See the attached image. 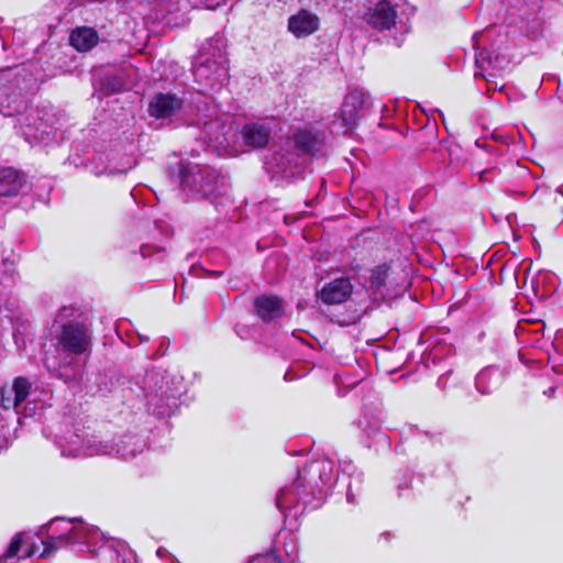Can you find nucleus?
<instances>
[{
	"mask_svg": "<svg viewBox=\"0 0 563 563\" xmlns=\"http://www.w3.org/2000/svg\"><path fill=\"white\" fill-rule=\"evenodd\" d=\"M58 445L63 456L86 457L101 454H110L112 446L108 442H97L95 439L84 440L82 437L73 432L69 437L59 440Z\"/></svg>",
	"mask_w": 563,
	"mask_h": 563,
	"instance_id": "13",
	"label": "nucleus"
},
{
	"mask_svg": "<svg viewBox=\"0 0 563 563\" xmlns=\"http://www.w3.org/2000/svg\"><path fill=\"white\" fill-rule=\"evenodd\" d=\"M30 190L27 177L13 167H2V199L18 197Z\"/></svg>",
	"mask_w": 563,
	"mask_h": 563,
	"instance_id": "16",
	"label": "nucleus"
},
{
	"mask_svg": "<svg viewBox=\"0 0 563 563\" xmlns=\"http://www.w3.org/2000/svg\"><path fill=\"white\" fill-rule=\"evenodd\" d=\"M341 467L343 472H346L349 468H353V465L351 463H349L346 466H344V464H341Z\"/></svg>",
	"mask_w": 563,
	"mask_h": 563,
	"instance_id": "39",
	"label": "nucleus"
},
{
	"mask_svg": "<svg viewBox=\"0 0 563 563\" xmlns=\"http://www.w3.org/2000/svg\"><path fill=\"white\" fill-rule=\"evenodd\" d=\"M4 276L8 280V286H13L18 279L14 269V261L2 260V286H4Z\"/></svg>",
	"mask_w": 563,
	"mask_h": 563,
	"instance_id": "29",
	"label": "nucleus"
},
{
	"mask_svg": "<svg viewBox=\"0 0 563 563\" xmlns=\"http://www.w3.org/2000/svg\"><path fill=\"white\" fill-rule=\"evenodd\" d=\"M148 112L157 119L184 121L188 125L201 128V147H212L216 152L234 151L238 131L230 113L220 111L213 100L202 92L178 98L172 93L155 96L148 106Z\"/></svg>",
	"mask_w": 563,
	"mask_h": 563,
	"instance_id": "1",
	"label": "nucleus"
},
{
	"mask_svg": "<svg viewBox=\"0 0 563 563\" xmlns=\"http://www.w3.org/2000/svg\"><path fill=\"white\" fill-rule=\"evenodd\" d=\"M501 2L510 10V15H519L522 21L534 19L541 9L540 0H501Z\"/></svg>",
	"mask_w": 563,
	"mask_h": 563,
	"instance_id": "22",
	"label": "nucleus"
},
{
	"mask_svg": "<svg viewBox=\"0 0 563 563\" xmlns=\"http://www.w3.org/2000/svg\"><path fill=\"white\" fill-rule=\"evenodd\" d=\"M140 253L143 258L151 257L155 254L157 255V260H162L164 257L165 251L162 247L153 246L150 244H143L140 249Z\"/></svg>",
	"mask_w": 563,
	"mask_h": 563,
	"instance_id": "31",
	"label": "nucleus"
},
{
	"mask_svg": "<svg viewBox=\"0 0 563 563\" xmlns=\"http://www.w3.org/2000/svg\"><path fill=\"white\" fill-rule=\"evenodd\" d=\"M373 106L371 95L361 89L351 90L344 98L340 113L332 122V130L338 134H346L354 130Z\"/></svg>",
	"mask_w": 563,
	"mask_h": 563,
	"instance_id": "9",
	"label": "nucleus"
},
{
	"mask_svg": "<svg viewBox=\"0 0 563 563\" xmlns=\"http://www.w3.org/2000/svg\"><path fill=\"white\" fill-rule=\"evenodd\" d=\"M307 489L296 478L291 484L284 486L276 498L277 508L286 516L298 518L306 509L318 508L320 505L311 496H306Z\"/></svg>",
	"mask_w": 563,
	"mask_h": 563,
	"instance_id": "11",
	"label": "nucleus"
},
{
	"mask_svg": "<svg viewBox=\"0 0 563 563\" xmlns=\"http://www.w3.org/2000/svg\"><path fill=\"white\" fill-rule=\"evenodd\" d=\"M4 125L11 126L16 134L30 145H47L55 136L56 115L47 108H27L24 112L13 115L3 112Z\"/></svg>",
	"mask_w": 563,
	"mask_h": 563,
	"instance_id": "7",
	"label": "nucleus"
},
{
	"mask_svg": "<svg viewBox=\"0 0 563 563\" xmlns=\"http://www.w3.org/2000/svg\"><path fill=\"white\" fill-rule=\"evenodd\" d=\"M352 284L349 278L340 277L325 284L320 290V299L328 305L344 302L352 294Z\"/></svg>",
	"mask_w": 563,
	"mask_h": 563,
	"instance_id": "18",
	"label": "nucleus"
},
{
	"mask_svg": "<svg viewBox=\"0 0 563 563\" xmlns=\"http://www.w3.org/2000/svg\"><path fill=\"white\" fill-rule=\"evenodd\" d=\"M327 134L317 128L297 130L282 141L274 150L266 165L284 177H294L309 157H323L327 154Z\"/></svg>",
	"mask_w": 563,
	"mask_h": 563,
	"instance_id": "2",
	"label": "nucleus"
},
{
	"mask_svg": "<svg viewBox=\"0 0 563 563\" xmlns=\"http://www.w3.org/2000/svg\"><path fill=\"white\" fill-rule=\"evenodd\" d=\"M180 10V0H155L153 12L155 19L166 24H176L173 14Z\"/></svg>",
	"mask_w": 563,
	"mask_h": 563,
	"instance_id": "26",
	"label": "nucleus"
},
{
	"mask_svg": "<svg viewBox=\"0 0 563 563\" xmlns=\"http://www.w3.org/2000/svg\"><path fill=\"white\" fill-rule=\"evenodd\" d=\"M365 22L374 30L388 32L396 46H400L406 34L409 33V19L398 13L396 5L383 0L371 7L364 14Z\"/></svg>",
	"mask_w": 563,
	"mask_h": 563,
	"instance_id": "8",
	"label": "nucleus"
},
{
	"mask_svg": "<svg viewBox=\"0 0 563 563\" xmlns=\"http://www.w3.org/2000/svg\"><path fill=\"white\" fill-rule=\"evenodd\" d=\"M555 390H556L555 386L550 387L549 389L544 390V395L552 397L554 395Z\"/></svg>",
	"mask_w": 563,
	"mask_h": 563,
	"instance_id": "38",
	"label": "nucleus"
},
{
	"mask_svg": "<svg viewBox=\"0 0 563 563\" xmlns=\"http://www.w3.org/2000/svg\"><path fill=\"white\" fill-rule=\"evenodd\" d=\"M38 549L40 545L33 541V537L29 532H19L2 553V563H19L21 560L34 555Z\"/></svg>",
	"mask_w": 563,
	"mask_h": 563,
	"instance_id": "14",
	"label": "nucleus"
},
{
	"mask_svg": "<svg viewBox=\"0 0 563 563\" xmlns=\"http://www.w3.org/2000/svg\"><path fill=\"white\" fill-rule=\"evenodd\" d=\"M205 273L209 277H221L224 274L222 269L205 271Z\"/></svg>",
	"mask_w": 563,
	"mask_h": 563,
	"instance_id": "33",
	"label": "nucleus"
},
{
	"mask_svg": "<svg viewBox=\"0 0 563 563\" xmlns=\"http://www.w3.org/2000/svg\"><path fill=\"white\" fill-rule=\"evenodd\" d=\"M48 536L41 539L43 551L41 558H49L62 547L70 543L85 544L87 551L96 553L95 547L101 541V532L95 526L84 525L81 521L55 518L47 527Z\"/></svg>",
	"mask_w": 563,
	"mask_h": 563,
	"instance_id": "5",
	"label": "nucleus"
},
{
	"mask_svg": "<svg viewBox=\"0 0 563 563\" xmlns=\"http://www.w3.org/2000/svg\"><path fill=\"white\" fill-rule=\"evenodd\" d=\"M147 404L153 407V411L157 416H164L175 405L169 402L170 399L175 400V396L163 390V386L158 389L146 393Z\"/></svg>",
	"mask_w": 563,
	"mask_h": 563,
	"instance_id": "25",
	"label": "nucleus"
},
{
	"mask_svg": "<svg viewBox=\"0 0 563 563\" xmlns=\"http://www.w3.org/2000/svg\"><path fill=\"white\" fill-rule=\"evenodd\" d=\"M297 479L307 489L306 496H311L321 505L327 489L334 482V464L325 457L313 460L298 472Z\"/></svg>",
	"mask_w": 563,
	"mask_h": 563,
	"instance_id": "10",
	"label": "nucleus"
},
{
	"mask_svg": "<svg viewBox=\"0 0 563 563\" xmlns=\"http://www.w3.org/2000/svg\"><path fill=\"white\" fill-rule=\"evenodd\" d=\"M167 553H168V551L165 548H162V547L158 548L157 551H156V554L159 558H164Z\"/></svg>",
	"mask_w": 563,
	"mask_h": 563,
	"instance_id": "37",
	"label": "nucleus"
},
{
	"mask_svg": "<svg viewBox=\"0 0 563 563\" xmlns=\"http://www.w3.org/2000/svg\"><path fill=\"white\" fill-rule=\"evenodd\" d=\"M179 183L189 196L208 199L216 206L223 203L229 189L225 176L218 170L191 163L180 164Z\"/></svg>",
	"mask_w": 563,
	"mask_h": 563,
	"instance_id": "4",
	"label": "nucleus"
},
{
	"mask_svg": "<svg viewBox=\"0 0 563 563\" xmlns=\"http://www.w3.org/2000/svg\"><path fill=\"white\" fill-rule=\"evenodd\" d=\"M69 41L77 51L88 52L98 44L99 35L92 27L80 26L73 30Z\"/></svg>",
	"mask_w": 563,
	"mask_h": 563,
	"instance_id": "21",
	"label": "nucleus"
},
{
	"mask_svg": "<svg viewBox=\"0 0 563 563\" xmlns=\"http://www.w3.org/2000/svg\"><path fill=\"white\" fill-rule=\"evenodd\" d=\"M254 309L256 314L264 321H273L279 319L283 313V303L276 296H260L254 299Z\"/></svg>",
	"mask_w": 563,
	"mask_h": 563,
	"instance_id": "19",
	"label": "nucleus"
},
{
	"mask_svg": "<svg viewBox=\"0 0 563 563\" xmlns=\"http://www.w3.org/2000/svg\"><path fill=\"white\" fill-rule=\"evenodd\" d=\"M389 266L387 264L377 265L371 273V288L375 295L384 297L386 295Z\"/></svg>",
	"mask_w": 563,
	"mask_h": 563,
	"instance_id": "27",
	"label": "nucleus"
},
{
	"mask_svg": "<svg viewBox=\"0 0 563 563\" xmlns=\"http://www.w3.org/2000/svg\"><path fill=\"white\" fill-rule=\"evenodd\" d=\"M109 445L113 448L110 454L115 453L122 459L129 460L143 452L145 441L137 435L126 434L122 437L115 445L110 443Z\"/></svg>",
	"mask_w": 563,
	"mask_h": 563,
	"instance_id": "20",
	"label": "nucleus"
},
{
	"mask_svg": "<svg viewBox=\"0 0 563 563\" xmlns=\"http://www.w3.org/2000/svg\"><path fill=\"white\" fill-rule=\"evenodd\" d=\"M93 384L96 386L91 387L89 389V391L92 393V394H96V393H102V394L109 393V391H111L112 386H113L112 382H107L104 379V376L101 375V374H96L95 375Z\"/></svg>",
	"mask_w": 563,
	"mask_h": 563,
	"instance_id": "30",
	"label": "nucleus"
},
{
	"mask_svg": "<svg viewBox=\"0 0 563 563\" xmlns=\"http://www.w3.org/2000/svg\"><path fill=\"white\" fill-rule=\"evenodd\" d=\"M8 318H9L10 320H13V319H14V318H16V317H15V314H12V316H10V317H8Z\"/></svg>",
	"mask_w": 563,
	"mask_h": 563,
	"instance_id": "43",
	"label": "nucleus"
},
{
	"mask_svg": "<svg viewBox=\"0 0 563 563\" xmlns=\"http://www.w3.org/2000/svg\"><path fill=\"white\" fill-rule=\"evenodd\" d=\"M58 345L66 355L47 356L44 361L47 371L64 380L73 384L81 379L79 365L74 356L90 352L91 333L87 325L80 322H67L62 325L58 334Z\"/></svg>",
	"mask_w": 563,
	"mask_h": 563,
	"instance_id": "3",
	"label": "nucleus"
},
{
	"mask_svg": "<svg viewBox=\"0 0 563 563\" xmlns=\"http://www.w3.org/2000/svg\"><path fill=\"white\" fill-rule=\"evenodd\" d=\"M121 87H122V84H121V82H118V85H117V86H113V87H112V90H113V91H119V90L121 89Z\"/></svg>",
	"mask_w": 563,
	"mask_h": 563,
	"instance_id": "41",
	"label": "nucleus"
},
{
	"mask_svg": "<svg viewBox=\"0 0 563 563\" xmlns=\"http://www.w3.org/2000/svg\"><path fill=\"white\" fill-rule=\"evenodd\" d=\"M483 35L484 34H482V33H475L474 36H473L474 47L476 49H478V47H479V42H481V38H482Z\"/></svg>",
	"mask_w": 563,
	"mask_h": 563,
	"instance_id": "34",
	"label": "nucleus"
},
{
	"mask_svg": "<svg viewBox=\"0 0 563 563\" xmlns=\"http://www.w3.org/2000/svg\"><path fill=\"white\" fill-rule=\"evenodd\" d=\"M223 37L214 36L201 47L192 67L195 80L210 90L221 89L229 80V60Z\"/></svg>",
	"mask_w": 563,
	"mask_h": 563,
	"instance_id": "6",
	"label": "nucleus"
},
{
	"mask_svg": "<svg viewBox=\"0 0 563 563\" xmlns=\"http://www.w3.org/2000/svg\"><path fill=\"white\" fill-rule=\"evenodd\" d=\"M320 29L319 16L310 10L300 9L288 18L287 30L296 38H305Z\"/></svg>",
	"mask_w": 563,
	"mask_h": 563,
	"instance_id": "15",
	"label": "nucleus"
},
{
	"mask_svg": "<svg viewBox=\"0 0 563 563\" xmlns=\"http://www.w3.org/2000/svg\"><path fill=\"white\" fill-rule=\"evenodd\" d=\"M503 382V373L494 366H489L481 371L475 378L476 389L488 395L495 390Z\"/></svg>",
	"mask_w": 563,
	"mask_h": 563,
	"instance_id": "23",
	"label": "nucleus"
},
{
	"mask_svg": "<svg viewBox=\"0 0 563 563\" xmlns=\"http://www.w3.org/2000/svg\"><path fill=\"white\" fill-rule=\"evenodd\" d=\"M139 338H140V342H146V341H148V338H147V336L139 335Z\"/></svg>",
	"mask_w": 563,
	"mask_h": 563,
	"instance_id": "42",
	"label": "nucleus"
},
{
	"mask_svg": "<svg viewBox=\"0 0 563 563\" xmlns=\"http://www.w3.org/2000/svg\"><path fill=\"white\" fill-rule=\"evenodd\" d=\"M446 379H448V378L445 377V375L440 376V377H439V379H438V382H437L438 386H439L440 388H444V386H445V384H446Z\"/></svg>",
	"mask_w": 563,
	"mask_h": 563,
	"instance_id": "35",
	"label": "nucleus"
},
{
	"mask_svg": "<svg viewBox=\"0 0 563 563\" xmlns=\"http://www.w3.org/2000/svg\"><path fill=\"white\" fill-rule=\"evenodd\" d=\"M358 427L368 435L376 434L382 427L380 419L376 416L363 415L358 420Z\"/></svg>",
	"mask_w": 563,
	"mask_h": 563,
	"instance_id": "28",
	"label": "nucleus"
},
{
	"mask_svg": "<svg viewBox=\"0 0 563 563\" xmlns=\"http://www.w3.org/2000/svg\"><path fill=\"white\" fill-rule=\"evenodd\" d=\"M31 383L29 379L24 377H18L14 379L11 391L13 393L14 397H5L2 393V408H18L24 400H26L30 390H31Z\"/></svg>",
	"mask_w": 563,
	"mask_h": 563,
	"instance_id": "24",
	"label": "nucleus"
},
{
	"mask_svg": "<svg viewBox=\"0 0 563 563\" xmlns=\"http://www.w3.org/2000/svg\"><path fill=\"white\" fill-rule=\"evenodd\" d=\"M499 47L493 44L492 51H481L475 56L477 70L475 77L481 76L487 81V92L496 90L498 85L493 78L497 77L509 64L510 59L506 54L497 52Z\"/></svg>",
	"mask_w": 563,
	"mask_h": 563,
	"instance_id": "12",
	"label": "nucleus"
},
{
	"mask_svg": "<svg viewBox=\"0 0 563 563\" xmlns=\"http://www.w3.org/2000/svg\"><path fill=\"white\" fill-rule=\"evenodd\" d=\"M241 134L245 145L261 148L268 144L272 129L266 122L253 121L243 125Z\"/></svg>",
	"mask_w": 563,
	"mask_h": 563,
	"instance_id": "17",
	"label": "nucleus"
},
{
	"mask_svg": "<svg viewBox=\"0 0 563 563\" xmlns=\"http://www.w3.org/2000/svg\"><path fill=\"white\" fill-rule=\"evenodd\" d=\"M346 499L349 503H353V500H354V496L351 493V484H349V486H347Z\"/></svg>",
	"mask_w": 563,
	"mask_h": 563,
	"instance_id": "36",
	"label": "nucleus"
},
{
	"mask_svg": "<svg viewBox=\"0 0 563 563\" xmlns=\"http://www.w3.org/2000/svg\"><path fill=\"white\" fill-rule=\"evenodd\" d=\"M20 108H25V101L23 99H20L19 101V106L16 108V111L20 109Z\"/></svg>",
	"mask_w": 563,
	"mask_h": 563,
	"instance_id": "40",
	"label": "nucleus"
},
{
	"mask_svg": "<svg viewBox=\"0 0 563 563\" xmlns=\"http://www.w3.org/2000/svg\"><path fill=\"white\" fill-rule=\"evenodd\" d=\"M277 556L275 554H265L257 555L252 558L247 563H271L272 561H276Z\"/></svg>",
	"mask_w": 563,
	"mask_h": 563,
	"instance_id": "32",
	"label": "nucleus"
}]
</instances>
